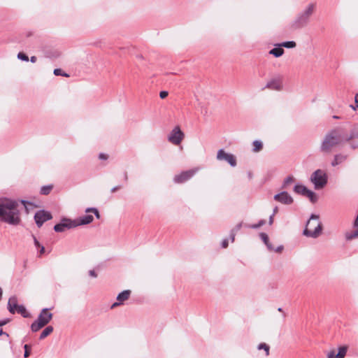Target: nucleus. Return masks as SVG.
I'll use <instances>...</instances> for the list:
<instances>
[{
	"instance_id": "obj_23",
	"label": "nucleus",
	"mask_w": 358,
	"mask_h": 358,
	"mask_svg": "<svg viewBox=\"0 0 358 358\" xmlns=\"http://www.w3.org/2000/svg\"><path fill=\"white\" fill-rule=\"evenodd\" d=\"M15 312H17L24 318L30 317V314L27 311L26 308L23 305L17 306V308L15 310Z\"/></svg>"
},
{
	"instance_id": "obj_48",
	"label": "nucleus",
	"mask_w": 358,
	"mask_h": 358,
	"mask_svg": "<svg viewBox=\"0 0 358 358\" xmlns=\"http://www.w3.org/2000/svg\"><path fill=\"white\" fill-rule=\"evenodd\" d=\"M99 157L101 159H107L108 156L103 153H100Z\"/></svg>"
},
{
	"instance_id": "obj_24",
	"label": "nucleus",
	"mask_w": 358,
	"mask_h": 358,
	"mask_svg": "<svg viewBox=\"0 0 358 358\" xmlns=\"http://www.w3.org/2000/svg\"><path fill=\"white\" fill-rule=\"evenodd\" d=\"M294 181V177L292 176H287L286 178H285V180L283 181V183H282V189L287 188V187L290 184H292Z\"/></svg>"
},
{
	"instance_id": "obj_41",
	"label": "nucleus",
	"mask_w": 358,
	"mask_h": 358,
	"mask_svg": "<svg viewBox=\"0 0 358 358\" xmlns=\"http://www.w3.org/2000/svg\"><path fill=\"white\" fill-rule=\"evenodd\" d=\"M265 245H266L268 250H270V251L274 250V247L272 245V244L271 243H269V241Z\"/></svg>"
},
{
	"instance_id": "obj_28",
	"label": "nucleus",
	"mask_w": 358,
	"mask_h": 358,
	"mask_svg": "<svg viewBox=\"0 0 358 358\" xmlns=\"http://www.w3.org/2000/svg\"><path fill=\"white\" fill-rule=\"evenodd\" d=\"M265 223H266V222L264 220H261L259 221V222L257 224H245V226L248 228L256 229H258V228L261 227L262 226H263Z\"/></svg>"
},
{
	"instance_id": "obj_51",
	"label": "nucleus",
	"mask_w": 358,
	"mask_h": 358,
	"mask_svg": "<svg viewBox=\"0 0 358 358\" xmlns=\"http://www.w3.org/2000/svg\"><path fill=\"white\" fill-rule=\"evenodd\" d=\"M6 336V337L9 336V334L5 331H3L2 329L0 330V336Z\"/></svg>"
},
{
	"instance_id": "obj_52",
	"label": "nucleus",
	"mask_w": 358,
	"mask_h": 358,
	"mask_svg": "<svg viewBox=\"0 0 358 358\" xmlns=\"http://www.w3.org/2000/svg\"><path fill=\"white\" fill-rule=\"evenodd\" d=\"M36 60H37V58H36V56H32V57H31V58H30V62H31V63H35V62H36Z\"/></svg>"
},
{
	"instance_id": "obj_6",
	"label": "nucleus",
	"mask_w": 358,
	"mask_h": 358,
	"mask_svg": "<svg viewBox=\"0 0 358 358\" xmlns=\"http://www.w3.org/2000/svg\"><path fill=\"white\" fill-rule=\"evenodd\" d=\"M310 180L315 189H320L327 185L328 177L324 171L317 169L312 173Z\"/></svg>"
},
{
	"instance_id": "obj_35",
	"label": "nucleus",
	"mask_w": 358,
	"mask_h": 358,
	"mask_svg": "<svg viewBox=\"0 0 358 358\" xmlns=\"http://www.w3.org/2000/svg\"><path fill=\"white\" fill-rule=\"evenodd\" d=\"M259 236L265 244H266L269 241L268 236L266 234L262 232L260 233Z\"/></svg>"
},
{
	"instance_id": "obj_42",
	"label": "nucleus",
	"mask_w": 358,
	"mask_h": 358,
	"mask_svg": "<svg viewBox=\"0 0 358 358\" xmlns=\"http://www.w3.org/2000/svg\"><path fill=\"white\" fill-rule=\"evenodd\" d=\"M33 238H34V245L36 248L38 247H41V244L40 243L38 242V241L37 240V238L33 235Z\"/></svg>"
},
{
	"instance_id": "obj_19",
	"label": "nucleus",
	"mask_w": 358,
	"mask_h": 358,
	"mask_svg": "<svg viewBox=\"0 0 358 358\" xmlns=\"http://www.w3.org/2000/svg\"><path fill=\"white\" fill-rule=\"evenodd\" d=\"M347 159V155H344L342 154H337L334 155V159L331 162V166H336L342 162H345Z\"/></svg>"
},
{
	"instance_id": "obj_57",
	"label": "nucleus",
	"mask_w": 358,
	"mask_h": 358,
	"mask_svg": "<svg viewBox=\"0 0 358 358\" xmlns=\"http://www.w3.org/2000/svg\"><path fill=\"white\" fill-rule=\"evenodd\" d=\"M333 117L334 119H335V120H340V119H341V117L338 116V115H333V117Z\"/></svg>"
},
{
	"instance_id": "obj_56",
	"label": "nucleus",
	"mask_w": 358,
	"mask_h": 358,
	"mask_svg": "<svg viewBox=\"0 0 358 358\" xmlns=\"http://www.w3.org/2000/svg\"><path fill=\"white\" fill-rule=\"evenodd\" d=\"M248 176L249 179H251L252 178V173L251 171H249L248 173Z\"/></svg>"
},
{
	"instance_id": "obj_16",
	"label": "nucleus",
	"mask_w": 358,
	"mask_h": 358,
	"mask_svg": "<svg viewBox=\"0 0 358 358\" xmlns=\"http://www.w3.org/2000/svg\"><path fill=\"white\" fill-rule=\"evenodd\" d=\"M266 88L273 90H280L282 88V82L280 78H275L267 83L266 85Z\"/></svg>"
},
{
	"instance_id": "obj_29",
	"label": "nucleus",
	"mask_w": 358,
	"mask_h": 358,
	"mask_svg": "<svg viewBox=\"0 0 358 358\" xmlns=\"http://www.w3.org/2000/svg\"><path fill=\"white\" fill-rule=\"evenodd\" d=\"M53 186L52 185H46L43 186L41 189V194L43 195H48L50 194V191L52 190Z\"/></svg>"
},
{
	"instance_id": "obj_47",
	"label": "nucleus",
	"mask_w": 358,
	"mask_h": 358,
	"mask_svg": "<svg viewBox=\"0 0 358 358\" xmlns=\"http://www.w3.org/2000/svg\"><path fill=\"white\" fill-rule=\"evenodd\" d=\"M282 250H283V246L280 245V246L277 247L276 248H274L273 251H275L276 252H281Z\"/></svg>"
},
{
	"instance_id": "obj_25",
	"label": "nucleus",
	"mask_w": 358,
	"mask_h": 358,
	"mask_svg": "<svg viewBox=\"0 0 358 358\" xmlns=\"http://www.w3.org/2000/svg\"><path fill=\"white\" fill-rule=\"evenodd\" d=\"M252 145H253L252 150L255 152H259L260 150H262V149L263 148L262 143L257 140L253 141Z\"/></svg>"
},
{
	"instance_id": "obj_8",
	"label": "nucleus",
	"mask_w": 358,
	"mask_h": 358,
	"mask_svg": "<svg viewBox=\"0 0 358 358\" xmlns=\"http://www.w3.org/2000/svg\"><path fill=\"white\" fill-rule=\"evenodd\" d=\"M185 137L184 133L181 131L179 126L175 127L168 136V141L173 145L180 144Z\"/></svg>"
},
{
	"instance_id": "obj_15",
	"label": "nucleus",
	"mask_w": 358,
	"mask_h": 358,
	"mask_svg": "<svg viewBox=\"0 0 358 358\" xmlns=\"http://www.w3.org/2000/svg\"><path fill=\"white\" fill-rule=\"evenodd\" d=\"M93 219L94 218L92 215H85L78 217V219H75V224H76V227L88 224L93 221Z\"/></svg>"
},
{
	"instance_id": "obj_49",
	"label": "nucleus",
	"mask_w": 358,
	"mask_h": 358,
	"mask_svg": "<svg viewBox=\"0 0 358 358\" xmlns=\"http://www.w3.org/2000/svg\"><path fill=\"white\" fill-rule=\"evenodd\" d=\"M121 304H122V303H120V301H117V302H115L114 303L112 304L111 308H115V307H117V306H120Z\"/></svg>"
},
{
	"instance_id": "obj_5",
	"label": "nucleus",
	"mask_w": 358,
	"mask_h": 358,
	"mask_svg": "<svg viewBox=\"0 0 358 358\" xmlns=\"http://www.w3.org/2000/svg\"><path fill=\"white\" fill-rule=\"evenodd\" d=\"M52 316V313H49L48 308H43L38 315L37 320L31 324V331L33 332L39 331L50 322Z\"/></svg>"
},
{
	"instance_id": "obj_14",
	"label": "nucleus",
	"mask_w": 358,
	"mask_h": 358,
	"mask_svg": "<svg viewBox=\"0 0 358 358\" xmlns=\"http://www.w3.org/2000/svg\"><path fill=\"white\" fill-rule=\"evenodd\" d=\"M345 141L346 142L352 143V141L358 142V125L356 124L351 129L350 133L348 134L345 131Z\"/></svg>"
},
{
	"instance_id": "obj_58",
	"label": "nucleus",
	"mask_w": 358,
	"mask_h": 358,
	"mask_svg": "<svg viewBox=\"0 0 358 358\" xmlns=\"http://www.w3.org/2000/svg\"><path fill=\"white\" fill-rule=\"evenodd\" d=\"M127 179H128L127 173H125V174H124V180H127Z\"/></svg>"
},
{
	"instance_id": "obj_55",
	"label": "nucleus",
	"mask_w": 358,
	"mask_h": 358,
	"mask_svg": "<svg viewBox=\"0 0 358 358\" xmlns=\"http://www.w3.org/2000/svg\"><path fill=\"white\" fill-rule=\"evenodd\" d=\"M278 211V208L277 206H275L274 208H273V214L272 215H275Z\"/></svg>"
},
{
	"instance_id": "obj_37",
	"label": "nucleus",
	"mask_w": 358,
	"mask_h": 358,
	"mask_svg": "<svg viewBox=\"0 0 358 358\" xmlns=\"http://www.w3.org/2000/svg\"><path fill=\"white\" fill-rule=\"evenodd\" d=\"M355 105L353 106V105H350V107L354 110H357V107H358V93L356 94L355 96Z\"/></svg>"
},
{
	"instance_id": "obj_34",
	"label": "nucleus",
	"mask_w": 358,
	"mask_h": 358,
	"mask_svg": "<svg viewBox=\"0 0 358 358\" xmlns=\"http://www.w3.org/2000/svg\"><path fill=\"white\" fill-rule=\"evenodd\" d=\"M24 357L25 358H27L30 355V346L29 345H27V344H25L24 345Z\"/></svg>"
},
{
	"instance_id": "obj_50",
	"label": "nucleus",
	"mask_w": 358,
	"mask_h": 358,
	"mask_svg": "<svg viewBox=\"0 0 358 358\" xmlns=\"http://www.w3.org/2000/svg\"><path fill=\"white\" fill-rule=\"evenodd\" d=\"M40 248L39 252L40 255H42L45 252V248L43 245H41V247H38Z\"/></svg>"
},
{
	"instance_id": "obj_26",
	"label": "nucleus",
	"mask_w": 358,
	"mask_h": 358,
	"mask_svg": "<svg viewBox=\"0 0 358 358\" xmlns=\"http://www.w3.org/2000/svg\"><path fill=\"white\" fill-rule=\"evenodd\" d=\"M348 348L346 346H341L338 348V352L336 354V358H344L346 352H347Z\"/></svg>"
},
{
	"instance_id": "obj_10",
	"label": "nucleus",
	"mask_w": 358,
	"mask_h": 358,
	"mask_svg": "<svg viewBox=\"0 0 358 358\" xmlns=\"http://www.w3.org/2000/svg\"><path fill=\"white\" fill-rule=\"evenodd\" d=\"M198 168H194L185 171H182L180 174L176 175L173 178L175 183H183L191 179L198 171Z\"/></svg>"
},
{
	"instance_id": "obj_59",
	"label": "nucleus",
	"mask_w": 358,
	"mask_h": 358,
	"mask_svg": "<svg viewBox=\"0 0 358 358\" xmlns=\"http://www.w3.org/2000/svg\"><path fill=\"white\" fill-rule=\"evenodd\" d=\"M278 310L279 312H282V309L281 308H278Z\"/></svg>"
},
{
	"instance_id": "obj_54",
	"label": "nucleus",
	"mask_w": 358,
	"mask_h": 358,
	"mask_svg": "<svg viewBox=\"0 0 358 358\" xmlns=\"http://www.w3.org/2000/svg\"><path fill=\"white\" fill-rule=\"evenodd\" d=\"M274 215H271L269 217V224H272L273 222Z\"/></svg>"
},
{
	"instance_id": "obj_43",
	"label": "nucleus",
	"mask_w": 358,
	"mask_h": 358,
	"mask_svg": "<svg viewBox=\"0 0 358 358\" xmlns=\"http://www.w3.org/2000/svg\"><path fill=\"white\" fill-rule=\"evenodd\" d=\"M228 244H229V243H228V240H227V239H224V240L222 241V247L223 248H227Z\"/></svg>"
},
{
	"instance_id": "obj_18",
	"label": "nucleus",
	"mask_w": 358,
	"mask_h": 358,
	"mask_svg": "<svg viewBox=\"0 0 358 358\" xmlns=\"http://www.w3.org/2000/svg\"><path fill=\"white\" fill-rule=\"evenodd\" d=\"M354 227L355 228V229L354 231H350V232H347L345 234V238L348 241L358 238V215L357 216V217L354 222Z\"/></svg>"
},
{
	"instance_id": "obj_46",
	"label": "nucleus",
	"mask_w": 358,
	"mask_h": 358,
	"mask_svg": "<svg viewBox=\"0 0 358 358\" xmlns=\"http://www.w3.org/2000/svg\"><path fill=\"white\" fill-rule=\"evenodd\" d=\"M122 187L120 185H117V186H115V187H113L111 189H110V192L112 193H114L116 191H117L118 189H120Z\"/></svg>"
},
{
	"instance_id": "obj_60",
	"label": "nucleus",
	"mask_w": 358,
	"mask_h": 358,
	"mask_svg": "<svg viewBox=\"0 0 358 358\" xmlns=\"http://www.w3.org/2000/svg\"><path fill=\"white\" fill-rule=\"evenodd\" d=\"M357 108H358V107H357Z\"/></svg>"
},
{
	"instance_id": "obj_27",
	"label": "nucleus",
	"mask_w": 358,
	"mask_h": 358,
	"mask_svg": "<svg viewBox=\"0 0 358 358\" xmlns=\"http://www.w3.org/2000/svg\"><path fill=\"white\" fill-rule=\"evenodd\" d=\"M278 46H282L286 48H295L296 44L294 41H285L282 43L278 44Z\"/></svg>"
},
{
	"instance_id": "obj_30",
	"label": "nucleus",
	"mask_w": 358,
	"mask_h": 358,
	"mask_svg": "<svg viewBox=\"0 0 358 358\" xmlns=\"http://www.w3.org/2000/svg\"><path fill=\"white\" fill-rule=\"evenodd\" d=\"M257 348H258V350H264L266 352V356H268L269 355L270 347L268 345H267L264 343H262L258 345Z\"/></svg>"
},
{
	"instance_id": "obj_45",
	"label": "nucleus",
	"mask_w": 358,
	"mask_h": 358,
	"mask_svg": "<svg viewBox=\"0 0 358 358\" xmlns=\"http://www.w3.org/2000/svg\"><path fill=\"white\" fill-rule=\"evenodd\" d=\"M89 275L91 277H93V278H96L97 277V274L96 273V272L94 270H90L89 271Z\"/></svg>"
},
{
	"instance_id": "obj_7",
	"label": "nucleus",
	"mask_w": 358,
	"mask_h": 358,
	"mask_svg": "<svg viewBox=\"0 0 358 358\" xmlns=\"http://www.w3.org/2000/svg\"><path fill=\"white\" fill-rule=\"evenodd\" d=\"M295 193L308 197L312 203H315L317 201L316 194L308 189L306 186L297 184L294 187Z\"/></svg>"
},
{
	"instance_id": "obj_44",
	"label": "nucleus",
	"mask_w": 358,
	"mask_h": 358,
	"mask_svg": "<svg viewBox=\"0 0 358 358\" xmlns=\"http://www.w3.org/2000/svg\"><path fill=\"white\" fill-rule=\"evenodd\" d=\"M10 321L9 319H5L0 321V327H2L3 325H6L7 323H8Z\"/></svg>"
},
{
	"instance_id": "obj_36",
	"label": "nucleus",
	"mask_w": 358,
	"mask_h": 358,
	"mask_svg": "<svg viewBox=\"0 0 358 358\" xmlns=\"http://www.w3.org/2000/svg\"><path fill=\"white\" fill-rule=\"evenodd\" d=\"M242 222L237 224L231 231L234 234H236L242 227Z\"/></svg>"
},
{
	"instance_id": "obj_38",
	"label": "nucleus",
	"mask_w": 358,
	"mask_h": 358,
	"mask_svg": "<svg viewBox=\"0 0 358 358\" xmlns=\"http://www.w3.org/2000/svg\"><path fill=\"white\" fill-rule=\"evenodd\" d=\"M336 354H335L334 350L330 351L327 355V358H336Z\"/></svg>"
},
{
	"instance_id": "obj_11",
	"label": "nucleus",
	"mask_w": 358,
	"mask_h": 358,
	"mask_svg": "<svg viewBox=\"0 0 358 358\" xmlns=\"http://www.w3.org/2000/svg\"><path fill=\"white\" fill-rule=\"evenodd\" d=\"M52 218V216L51 213L44 210H38L34 215V220L38 227H41L44 222Z\"/></svg>"
},
{
	"instance_id": "obj_3",
	"label": "nucleus",
	"mask_w": 358,
	"mask_h": 358,
	"mask_svg": "<svg viewBox=\"0 0 358 358\" xmlns=\"http://www.w3.org/2000/svg\"><path fill=\"white\" fill-rule=\"evenodd\" d=\"M322 231V224L320 221L318 215L312 214L307 221L303 235L306 237L316 238L320 236Z\"/></svg>"
},
{
	"instance_id": "obj_40",
	"label": "nucleus",
	"mask_w": 358,
	"mask_h": 358,
	"mask_svg": "<svg viewBox=\"0 0 358 358\" xmlns=\"http://www.w3.org/2000/svg\"><path fill=\"white\" fill-rule=\"evenodd\" d=\"M350 146L352 149H358V142L352 141L350 144Z\"/></svg>"
},
{
	"instance_id": "obj_53",
	"label": "nucleus",
	"mask_w": 358,
	"mask_h": 358,
	"mask_svg": "<svg viewBox=\"0 0 358 358\" xmlns=\"http://www.w3.org/2000/svg\"><path fill=\"white\" fill-rule=\"evenodd\" d=\"M236 234H234L232 232H230V238L232 242L234 241Z\"/></svg>"
},
{
	"instance_id": "obj_21",
	"label": "nucleus",
	"mask_w": 358,
	"mask_h": 358,
	"mask_svg": "<svg viewBox=\"0 0 358 358\" xmlns=\"http://www.w3.org/2000/svg\"><path fill=\"white\" fill-rule=\"evenodd\" d=\"M284 49L282 46H278V44L276 45V47L271 49L269 51V54L273 55L275 57H279L282 56L284 54Z\"/></svg>"
},
{
	"instance_id": "obj_20",
	"label": "nucleus",
	"mask_w": 358,
	"mask_h": 358,
	"mask_svg": "<svg viewBox=\"0 0 358 358\" xmlns=\"http://www.w3.org/2000/svg\"><path fill=\"white\" fill-rule=\"evenodd\" d=\"M130 294H131L130 290H129V289L124 290L122 292H120V294H118V295L117 296V300L118 301H120V303H122L124 301H127L129 298Z\"/></svg>"
},
{
	"instance_id": "obj_39",
	"label": "nucleus",
	"mask_w": 358,
	"mask_h": 358,
	"mask_svg": "<svg viewBox=\"0 0 358 358\" xmlns=\"http://www.w3.org/2000/svg\"><path fill=\"white\" fill-rule=\"evenodd\" d=\"M169 93L166 91H161L159 93V96L161 99H165L168 96Z\"/></svg>"
},
{
	"instance_id": "obj_17",
	"label": "nucleus",
	"mask_w": 358,
	"mask_h": 358,
	"mask_svg": "<svg viewBox=\"0 0 358 358\" xmlns=\"http://www.w3.org/2000/svg\"><path fill=\"white\" fill-rule=\"evenodd\" d=\"M20 306V305L17 304V298L15 296H12L9 298L8 301V310L10 313L14 314L17 306Z\"/></svg>"
},
{
	"instance_id": "obj_33",
	"label": "nucleus",
	"mask_w": 358,
	"mask_h": 358,
	"mask_svg": "<svg viewBox=\"0 0 358 358\" xmlns=\"http://www.w3.org/2000/svg\"><path fill=\"white\" fill-rule=\"evenodd\" d=\"M86 213H94L95 216L97 217V218H99L100 217V215H99V213L98 211V210L95 208H88L86 209L85 210Z\"/></svg>"
},
{
	"instance_id": "obj_4",
	"label": "nucleus",
	"mask_w": 358,
	"mask_h": 358,
	"mask_svg": "<svg viewBox=\"0 0 358 358\" xmlns=\"http://www.w3.org/2000/svg\"><path fill=\"white\" fill-rule=\"evenodd\" d=\"M315 8V4L310 3L304 10L298 14L295 20L291 23V27L293 29H298L306 26L314 13Z\"/></svg>"
},
{
	"instance_id": "obj_9",
	"label": "nucleus",
	"mask_w": 358,
	"mask_h": 358,
	"mask_svg": "<svg viewBox=\"0 0 358 358\" xmlns=\"http://www.w3.org/2000/svg\"><path fill=\"white\" fill-rule=\"evenodd\" d=\"M75 227H76V224H75L74 220L64 217L60 220L59 223L54 226V230L56 232H64Z\"/></svg>"
},
{
	"instance_id": "obj_12",
	"label": "nucleus",
	"mask_w": 358,
	"mask_h": 358,
	"mask_svg": "<svg viewBox=\"0 0 358 358\" xmlns=\"http://www.w3.org/2000/svg\"><path fill=\"white\" fill-rule=\"evenodd\" d=\"M217 159L220 161H226L233 167L236 166V159L234 155L225 152L222 149L217 151Z\"/></svg>"
},
{
	"instance_id": "obj_13",
	"label": "nucleus",
	"mask_w": 358,
	"mask_h": 358,
	"mask_svg": "<svg viewBox=\"0 0 358 358\" xmlns=\"http://www.w3.org/2000/svg\"><path fill=\"white\" fill-rule=\"evenodd\" d=\"M273 199L282 204L289 205L292 204L294 201L293 198L287 192L283 191L279 194H277L274 196Z\"/></svg>"
},
{
	"instance_id": "obj_1",
	"label": "nucleus",
	"mask_w": 358,
	"mask_h": 358,
	"mask_svg": "<svg viewBox=\"0 0 358 358\" xmlns=\"http://www.w3.org/2000/svg\"><path fill=\"white\" fill-rule=\"evenodd\" d=\"M20 202L24 206L27 213H29L27 205H32V203L26 200H20ZM0 220L13 226L20 224L21 217L19 201L6 197L0 199Z\"/></svg>"
},
{
	"instance_id": "obj_2",
	"label": "nucleus",
	"mask_w": 358,
	"mask_h": 358,
	"mask_svg": "<svg viewBox=\"0 0 358 358\" xmlns=\"http://www.w3.org/2000/svg\"><path fill=\"white\" fill-rule=\"evenodd\" d=\"M345 143H347L345 141V130L343 127H337L326 133L320 149L322 153L329 154L334 148Z\"/></svg>"
},
{
	"instance_id": "obj_32",
	"label": "nucleus",
	"mask_w": 358,
	"mask_h": 358,
	"mask_svg": "<svg viewBox=\"0 0 358 358\" xmlns=\"http://www.w3.org/2000/svg\"><path fill=\"white\" fill-rule=\"evenodd\" d=\"M53 73L57 76H62L64 77H69V75L66 73H64L60 69H55Z\"/></svg>"
},
{
	"instance_id": "obj_31",
	"label": "nucleus",
	"mask_w": 358,
	"mask_h": 358,
	"mask_svg": "<svg viewBox=\"0 0 358 358\" xmlns=\"http://www.w3.org/2000/svg\"><path fill=\"white\" fill-rule=\"evenodd\" d=\"M17 59H20L22 61H24V62H28L29 61L28 56L26 54H24V52H19L17 54Z\"/></svg>"
},
{
	"instance_id": "obj_22",
	"label": "nucleus",
	"mask_w": 358,
	"mask_h": 358,
	"mask_svg": "<svg viewBox=\"0 0 358 358\" xmlns=\"http://www.w3.org/2000/svg\"><path fill=\"white\" fill-rule=\"evenodd\" d=\"M53 331V327L52 326L46 327L41 332L39 339L43 340L49 336Z\"/></svg>"
}]
</instances>
